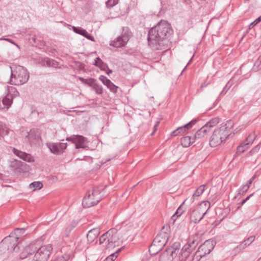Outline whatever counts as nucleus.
Segmentation results:
<instances>
[{
	"label": "nucleus",
	"instance_id": "nucleus-1",
	"mask_svg": "<svg viewBox=\"0 0 261 261\" xmlns=\"http://www.w3.org/2000/svg\"><path fill=\"white\" fill-rule=\"evenodd\" d=\"M172 33L170 24L161 21L149 30L147 36L148 45L153 50H167L171 45L169 38Z\"/></svg>",
	"mask_w": 261,
	"mask_h": 261
},
{
	"label": "nucleus",
	"instance_id": "nucleus-2",
	"mask_svg": "<svg viewBox=\"0 0 261 261\" xmlns=\"http://www.w3.org/2000/svg\"><path fill=\"white\" fill-rule=\"evenodd\" d=\"M233 121L229 120L225 124L214 130L209 140V144L212 147H215L225 141L230 136V129L233 127Z\"/></svg>",
	"mask_w": 261,
	"mask_h": 261
},
{
	"label": "nucleus",
	"instance_id": "nucleus-3",
	"mask_svg": "<svg viewBox=\"0 0 261 261\" xmlns=\"http://www.w3.org/2000/svg\"><path fill=\"white\" fill-rule=\"evenodd\" d=\"M11 74L10 83L11 85H22L26 83L30 77V74L27 69L21 66L11 67Z\"/></svg>",
	"mask_w": 261,
	"mask_h": 261
},
{
	"label": "nucleus",
	"instance_id": "nucleus-4",
	"mask_svg": "<svg viewBox=\"0 0 261 261\" xmlns=\"http://www.w3.org/2000/svg\"><path fill=\"white\" fill-rule=\"evenodd\" d=\"M165 226L162 227L160 232L154 239L152 244L149 248V251L151 255H155L162 250L166 244L168 239L169 233L164 230Z\"/></svg>",
	"mask_w": 261,
	"mask_h": 261
},
{
	"label": "nucleus",
	"instance_id": "nucleus-5",
	"mask_svg": "<svg viewBox=\"0 0 261 261\" xmlns=\"http://www.w3.org/2000/svg\"><path fill=\"white\" fill-rule=\"evenodd\" d=\"M216 242L212 240L205 241L198 248L193 255V261H198L202 257L208 254L214 249Z\"/></svg>",
	"mask_w": 261,
	"mask_h": 261
},
{
	"label": "nucleus",
	"instance_id": "nucleus-6",
	"mask_svg": "<svg viewBox=\"0 0 261 261\" xmlns=\"http://www.w3.org/2000/svg\"><path fill=\"white\" fill-rule=\"evenodd\" d=\"M102 195L98 189L89 191L83 198L82 204L84 207H90L96 205L101 200Z\"/></svg>",
	"mask_w": 261,
	"mask_h": 261
},
{
	"label": "nucleus",
	"instance_id": "nucleus-7",
	"mask_svg": "<svg viewBox=\"0 0 261 261\" xmlns=\"http://www.w3.org/2000/svg\"><path fill=\"white\" fill-rule=\"evenodd\" d=\"M131 36L132 32L130 29L127 27H122L121 35L112 41L110 45L116 48L124 47L129 40Z\"/></svg>",
	"mask_w": 261,
	"mask_h": 261
},
{
	"label": "nucleus",
	"instance_id": "nucleus-8",
	"mask_svg": "<svg viewBox=\"0 0 261 261\" xmlns=\"http://www.w3.org/2000/svg\"><path fill=\"white\" fill-rule=\"evenodd\" d=\"M52 251L53 247L50 244L40 246L31 261H47Z\"/></svg>",
	"mask_w": 261,
	"mask_h": 261
},
{
	"label": "nucleus",
	"instance_id": "nucleus-9",
	"mask_svg": "<svg viewBox=\"0 0 261 261\" xmlns=\"http://www.w3.org/2000/svg\"><path fill=\"white\" fill-rule=\"evenodd\" d=\"M18 245V240L10 234L2 241L0 243V248H3L4 250L17 251V248L19 249L20 247Z\"/></svg>",
	"mask_w": 261,
	"mask_h": 261
},
{
	"label": "nucleus",
	"instance_id": "nucleus-10",
	"mask_svg": "<svg viewBox=\"0 0 261 261\" xmlns=\"http://www.w3.org/2000/svg\"><path fill=\"white\" fill-rule=\"evenodd\" d=\"M180 244L178 242L173 244L172 246L167 249L160 255L159 261H172L177 254Z\"/></svg>",
	"mask_w": 261,
	"mask_h": 261
},
{
	"label": "nucleus",
	"instance_id": "nucleus-11",
	"mask_svg": "<svg viewBox=\"0 0 261 261\" xmlns=\"http://www.w3.org/2000/svg\"><path fill=\"white\" fill-rule=\"evenodd\" d=\"M40 246V241L36 240L31 242L25 247L23 251L20 253V258L21 259H24L29 255H32L34 253L35 254Z\"/></svg>",
	"mask_w": 261,
	"mask_h": 261
},
{
	"label": "nucleus",
	"instance_id": "nucleus-12",
	"mask_svg": "<svg viewBox=\"0 0 261 261\" xmlns=\"http://www.w3.org/2000/svg\"><path fill=\"white\" fill-rule=\"evenodd\" d=\"M210 207L211 203L208 201H203L200 203H199L197 208V210L198 211V212L199 213V214L202 215L201 216H200L199 219L193 220V222L194 223H197L200 221L203 218L204 216L206 214Z\"/></svg>",
	"mask_w": 261,
	"mask_h": 261
},
{
	"label": "nucleus",
	"instance_id": "nucleus-13",
	"mask_svg": "<svg viewBox=\"0 0 261 261\" xmlns=\"http://www.w3.org/2000/svg\"><path fill=\"white\" fill-rule=\"evenodd\" d=\"M46 145L50 152L56 154H62L67 147L66 143L61 142L47 143Z\"/></svg>",
	"mask_w": 261,
	"mask_h": 261
},
{
	"label": "nucleus",
	"instance_id": "nucleus-14",
	"mask_svg": "<svg viewBox=\"0 0 261 261\" xmlns=\"http://www.w3.org/2000/svg\"><path fill=\"white\" fill-rule=\"evenodd\" d=\"M108 231H111L109 237L110 248H114L119 245V234L117 230L115 228L110 229Z\"/></svg>",
	"mask_w": 261,
	"mask_h": 261
},
{
	"label": "nucleus",
	"instance_id": "nucleus-15",
	"mask_svg": "<svg viewBox=\"0 0 261 261\" xmlns=\"http://www.w3.org/2000/svg\"><path fill=\"white\" fill-rule=\"evenodd\" d=\"M37 63L41 66L44 67H57L59 65L58 62L47 57L39 58L37 59Z\"/></svg>",
	"mask_w": 261,
	"mask_h": 261
},
{
	"label": "nucleus",
	"instance_id": "nucleus-16",
	"mask_svg": "<svg viewBox=\"0 0 261 261\" xmlns=\"http://www.w3.org/2000/svg\"><path fill=\"white\" fill-rule=\"evenodd\" d=\"M99 79L101 81L104 85L107 86V87L110 90L111 92H113V93H116L117 92L118 87L116 86L106 76L104 75H100L99 77Z\"/></svg>",
	"mask_w": 261,
	"mask_h": 261
},
{
	"label": "nucleus",
	"instance_id": "nucleus-17",
	"mask_svg": "<svg viewBox=\"0 0 261 261\" xmlns=\"http://www.w3.org/2000/svg\"><path fill=\"white\" fill-rule=\"evenodd\" d=\"M13 152L19 158L25 161L31 162L34 161L33 157L30 154L21 151L15 148L13 149Z\"/></svg>",
	"mask_w": 261,
	"mask_h": 261
},
{
	"label": "nucleus",
	"instance_id": "nucleus-18",
	"mask_svg": "<svg viewBox=\"0 0 261 261\" xmlns=\"http://www.w3.org/2000/svg\"><path fill=\"white\" fill-rule=\"evenodd\" d=\"M100 233V229L95 228L90 230L87 234V238L89 243H92L97 238Z\"/></svg>",
	"mask_w": 261,
	"mask_h": 261
},
{
	"label": "nucleus",
	"instance_id": "nucleus-19",
	"mask_svg": "<svg viewBox=\"0 0 261 261\" xmlns=\"http://www.w3.org/2000/svg\"><path fill=\"white\" fill-rule=\"evenodd\" d=\"M111 231H107L102 235H101L99 239V244L102 245L103 247H105L106 249H110V241H109V236Z\"/></svg>",
	"mask_w": 261,
	"mask_h": 261
},
{
	"label": "nucleus",
	"instance_id": "nucleus-20",
	"mask_svg": "<svg viewBox=\"0 0 261 261\" xmlns=\"http://www.w3.org/2000/svg\"><path fill=\"white\" fill-rule=\"evenodd\" d=\"M209 132V128H206V127L203 125L200 129L197 130L193 136L195 141L198 139L203 138Z\"/></svg>",
	"mask_w": 261,
	"mask_h": 261
},
{
	"label": "nucleus",
	"instance_id": "nucleus-21",
	"mask_svg": "<svg viewBox=\"0 0 261 261\" xmlns=\"http://www.w3.org/2000/svg\"><path fill=\"white\" fill-rule=\"evenodd\" d=\"M193 251L188 248V246H184L182 248L179 255V259L180 261L185 260Z\"/></svg>",
	"mask_w": 261,
	"mask_h": 261
},
{
	"label": "nucleus",
	"instance_id": "nucleus-22",
	"mask_svg": "<svg viewBox=\"0 0 261 261\" xmlns=\"http://www.w3.org/2000/svg\"><path fill=\"white\" fill-rule=\"evenodd\" d=\"M76 139L75 142V148H85L86 146L83 144L88 142V140L86 138L81 135H76Z\"/></svg>",
	"mask_w": 261,
	"mask_h": 261
},
{
	"label": "nucleus",
	"instance_id": "nucleus-23",
	"mask_svg": "<svg viewBox=\"0 0 261 261\" xmlns=\"http://www.w3.org/2000/svg\"><path fill=\"white\" fill-rule=\"evenodd\" d=\"M195 142L193 137L189 136L184 137L180 140L181 144L184 147H188Z\"/></svg>",
	"mask_w": 261,
	"mask_h": 261
},
{
	"label": "nucleus",
	"instance_id": "nucleus-24",
	"mask_svg": "<svg viewBox=\"0 0 261 261\" xmlns=\"http://www.w3.org/2000/svg\"><path fill=\"white\" fill-rule=\"evenodd\" d=\"M205 190V185H202L198 187L193 194L190 200L191 202H193L197 197L200 196Z\"/></svg>",
	"mask_w": 261,
	"mask_h": 261
},
{
	"label": "nucleus",
	"instance_id": "nucleus-25",
	"mask_svg": "<svg viewBox=\"0 0 261 261\" xmlns=\"http://www.w3.org/2000/svg\"><path fill=\"white\" fill-rule=\"evenodd\" d=\"M93 65L98 67L100 70L103 71H106L108 66V65L103 62L99 57H97L95 58Z\"/></svg>",
	"mask_w": 261,
	"mask_h": 261
},
{
	"label": "nucleus",
	"instance_id": "nucleus-26",
	"mask_svg": "<svg viewBox=\"0 0 261 261\" xmlns=\"http://www.w3.org/2000/svg\"><path fill=\"white\" fill-rule=\"evenodd\" d=\"M9 133V129L7 126L0 121V140H5V137Z\"/></svg>",
	"mask_w": 261,
	"mask_h": 261
},
{
	"label": "nucleus",
	"instance_id": "nucleus-27",
	"mask_svg": "<svg viewBox=\"0 0 261 261\" xmlns=\"http://www.w3.org/2000/svg\"><path fill=\"white\" fill-rule=\"evenodd\" d=\"M19 93L17 90V89L13 86H8L7 96H10L11 99H13L14 97H16L19 95Z\"/></svg>",
	"mask_w": 261,
	"mask_h": 261
},
{
	"label": "nucleus",
	"instance_id": "nucleus-28",
	"mask_svg": "<svg viewBox=\"0 0 261 261\" xmlns=\"http://www.w3.org/2000/svg\"><path fill=\"white\" fill-rule=\"evenodd\" d=\"M37 35L36 34L34 35L30 36L29 38V40L31 43L34 45H38L41 41V37L39 36L38 32H37Z\"/></svg>",
	"mask_w": 261,
	"mask_h": 261
},
{
	"label": "nucleus",
	"instance_id": "nucleus-29",
	"mask_svg": "<svg viewBox=\"0 0 261 261\" xmlns=\"http://www.w3.org/2000/svg\"><path fill=\"white\" fill-rule=\"evenodd\" d=\"M38 137V136L37 135L36 131L34 129H31L27 136L28 141L30 143H34L35 141L37 140Z\"/></svg>",
	"mask_w": 261,
	"mask_h": 261
},
{
	"label": "nucleus",
	"instance_id": "nucleus-30",
	"mask_svg": "<svg viewBox=\"0 0 261 261\" xmlns=\"http://www.w3.org/2000/svg\"><path fill=\"white\" fill-rule=\"evenodd\" d=\"M219 123V118L218 117H215L211 119L208 122H207L204 125V126L206 127V128H209V131L212 127L216 126Z\"/></svg>",
	"mask_w": 261,
	"mask_h": 261
},
{
	"label": "nucleus",
	"instance_id": "nucleus-31",
	"mask_svg": "<svg viewBox=\"0 0 261 261\" xmlns=\"http://www.w3.org/2000/svg\"><path fill=\"white\" fill-rule=\"evenodd\" d=\"M72 29L73 32L76 34H80L85 37H87L86 35L88 36V32H87V31L82 28L76 27L73 26L72 27Z\"/></svg>",
	"mask_w": 261,
	"mask_h": 261
},
{
	"label": "nucleus",
	"instance_id": "nucleus-32",
	"mask_svg": "<svg viewBox=\"0 0 261 261\" xmlns=\"http://www.w3.org/2000/svg\"><path fill=\"white\" fill-rule=\"evenodd\" d=\"M186 200H185L178 207L177 210H176L175 213L172 216V219L174 220H175V219L181 215V214L184 213L185 211V210L183 207V204H184Z\"/></svg>",
	"mask_w": 261,
	"mask_h": 261
},
{
	"label": "nucleus",
	"instance_id": "nucleus-33",
	"mask_svg": "<svg viewBox=\"0 0 261 261\" xmlns=\"http://www.w3.org/2000/svg\"><path fill=\"white\" fill-rule=\"evenodd\" d=\"M25 229L24 228H16L13 232L10 234L15 237V238L18 240L21 236L24 233Z\"/></svg>",
	"mask_w": 261,
	"mask_h": 261
},
{
	"label": "nucleus",
	"instance_id": "nucleus-34",
	"mask_svg": "<svg viewBox=\"0 0 261 261\" xmlns=\"http://www.w3.org/2000/svg\"><path fill=\"white\" fill-rule=\"evenodd\" d=\"M190 237L193 239V240L197 245H198L202 240V234L198 232L195 233L194 234Z\"/></svg>",
	"mask_w": 261,
	"mask_h": 261
},
{
	"label": "nucleus",
	"instance_id": "nucleus-35",
	"mask_svg": "<svg viewBox=\"0 0 261 261\" xmlns=\"http://www.w3.org/2000/svg\"><path fill=\"white\" fill-rule=\"evenodd\" d=\"M92 89L97 94H102L103 93L102 86L98 84L97 82H96L94 84Z\"/></svg>",
	"mask_w": 261,
	"mask_h": 261
},
{
	"label": "nucleus",
	"instance_id": "nucleus-36",
	"mask_svg": "<svg viewBox=\"0 0 261 261\" xmlns=\"http://www.w3.org/2000/svg\"><path fill=\"white\" fill-rule=\"evenodd\" d=\"M185 246H188V248L193 251L197 245L195 243L193 239L190 237L188 240L187 243L185 245Z\"/></svg>",
	"mask_w": 261,
	"mask_h": 261
},
{
	"label": "nucleus",
	"instance_id": "nucleus-37",
	"mask_svg": "<svg viewBox=\"0 0 261 261\" xmlns=\"http://www.w3.org/2000/svg\"><path fill=\"white\" fill-rule=\"evenodd\" d=\"M185 246H188V248L193 251L197 245L195 243L193 239L190 237L188 240L187 243L185 245Z\"/></svg>",
	"mask_w": 261,
	"mask_h": 261
},
{
	"label": "nucleus",
	"instance_id": "nucleus-38",
	"mask_svg": "<svg viewBox=\"0 0 261 261\" xmlns=\"http://www.w3.org/2000/svg\"><path fill=\"white\" fill-rule=\"evenodd\" d=\"M248 148V145L245 142H243L238 146L237 149V154H240L245 151Z\"/></svg>",
	"mask_w": 261,
	"mask_h": 261
},
{
	"label": "nucleus",
	"instance_id": "nucleus-39",
	"mask_svg": "<svg viewBox=\"0 0 261 261\" xmlns=\"http://www.w3.org/2000/svg\"><path fill=\"white\" fill-rule=\"evenodd\" d=\"M43 185L40 181H34L30 184L29 187L30 189L33 188V190L36 189H40L42 188Z\"/></svg>",
	"mask_w": 261,
	"mask_h": 261
},
{
	"label": "nucleus",
	"instance_id": "nucleus-40",
	"mask_svg": "<svg viewBox=\"0 0 261 261\" xmlns=\"http://www.w3.org/2000/svg\"><path fill=\"white\" fill-rule=\"evenodd\" d=\"M4 99L5 101L6 105L3 108H6V109H8L11 106L13 99H11L10 96H7V95L4 97Z\"/></svg>",
	"mask_w": 261,
	"mask_h": 261
},
{
	"label": "nucleus",
	"instance_id": "nucleus-41",
	"mask_svg": "<svg viewBox=\"0 0 261 261\" xmlns=\"http://www.w3.org/2000/svg\"><path fill=\"white\" fill-rule=\"evenodd\" d=\"M70 258L68 254H64L61 256H57L54 260L51 261H67Z\"/></svg>",
	"mask_w": 261,
	"mask_h": 261
},
{
	"label": "nucleus",
	"instance_id": "nucleus-42",
	"mask_svg": "<svg viewBox=\"0 0 261 261\" xmlns=\"http://www.w3.org/2000/svg\"><path fill=\"white\" fill-rule=\"evenodd\" d=\"M198 122V120L197 119H194L192 120L190 122L188 123L187 124L184 125L183 126V128L185 129H189L192 127L193 125H194Z\"/></svg>",
	"mask_w": 261,
	"mask_h": 261
},
{
	"label": "nucleus",
	"instance_id": "nucleus-43",
	"mask_svg": "<svg viewBox=\"0 0 261 261\" xmlns=\"http://www.w3.org/2000/svg\"><path fill=\"white\" fill-rule=\"evenodd\" d=\"M255 135L254 134V133H251L249 135V136H248V137L246 138V142H245L246 144H247V145H250V144H251L254 140L255 139Z\"/></svg>",
	"mask_w": 261,
	"mask_h": 261
},
{
	"label": "nucleus",
	"instance_id": "nucleus-44",
	"mask_svg": "<svg viewBox=\"0 0 261 261\" xmlns=\"http://www.w3.org/2000/svg\"><path fill=\"white\" fill-rule=\"evenodd\" d=\"M248 189H248V186L243 185L241 188H240L238 190L237 196H238L239 195H244L246 193V192L248 191Z\"/></svg>",
	"mask_w": 261,
	"mask_h": 261
},
{
	"label": "nucleus",
	"instance_id": "nucleus-45",
	"mask_svg": "<svg viewBox=\"0 0 261 261\" xmlns=\"http://www.w3.org/2000/svg\"><path fill=\"white\" fill-rule=\"evenodd\" d=\"M118 3V0H108L106 3V7L108 8H111Z\"/></svg>",
	"mask_w": 261,
	"mask_h": 261
},
{
	"label": "nucleus",
	"instance_id": "nucleus-46",
	"mask_svg": "<svg viewBox=\"0 0 261 261\" xmlns=\"http://www.w3.org/2000/svg\"><path fill=\"white\" fill-rule=\"evenodd\" d=\"M255 237L254 236H251L248 237L247 239L245 240L243 242L246 246L249 245L255 239Z\"/></svg>",
	"mask_w": 261,
	"mask_h": 261
},
{
	"label": "nucleus",
	"instance_id": "nucleus-47",
	"mask_svg": "<svg viewBox=\"0 0 261 261\" xmlns=\"http://www.w3.org/2000/svg\"><path fill=\"white\" fill-rule=\"evenodd\" d=\"M260 65L261 60H260V59L258 58L254 64V70L257 71L259 69H261V68H260Z\"/></svg>",
	"mask_w": 261,
	"mask_h": 261
},
{
	"label": "nucleus",
	"instance_id": "nucleus-48",
	"mask_svg": "<svg viewBox=\"0 0 261 261\" xmlns=\"http://www.w3.org/2000/svg\"><path fill=\"white\" fill-rule=\"evenodd\" d=\"M96 82V80L94 78H89L88 79V82L86 83V85H88L90 87H93L94 84Z\"/></svg>",
	"mask_w": 261,
	"mask_h": 261
},
{
	"label": "nucleus",
	"instance_id": "nucleus-49",
	"mask_svg": "<svg viewBox=\"0 0 261 261\" xmlns=\"http://www.w3.org/2000/svg\"><path fill=\"white\" fill-rule=\"evenodd\" d=\"M230 87L231 85L230 84V83L228 82L225 85V87L223 88V90L221 91L220 95L224 94L225 93H226L228 90L230 88Z\"/></svg>",
	"mask_w": 261,
	"mask_h": 261
},
{
	"label": "nucleus",
	"instance_id": "nucleus-50",
	"mask_svg": "<svg viewBox=\"0 0 261 261\" xmlns=\"http://www.w3.org/2000/svg\"><path fill=\"white\" fill-rule=\"evenodd\" d=\"M260 144H258L256 146H255L253 148H252L250 151L249 153L252 155L255 152H257L260 149Z\"/></svg>",
	"mask_w": 261,
	"mask_h": 261
},
{
	"label": "nucleus",
	"instance_id": "nucleus-51",
	"mask_svg": "<svg viewBox=\"0 0 261 261\" xmlns=\"http://www.w3.org/2000/svg\"><path fill=\"white\" fill-rule=\"evenodd\" d=\"M76 138H77L76 135H72V136H71L70 137H67L66 140L69 141H71L72 142L75 144Z\"/></svg>",
	"mask_w": 261,
	"mask_h": 261
},
{
	"label": "nucleus",
	"instance_id": "nucleus-52",
	"mask_svg": "<svg viewBox=\"0 0 261 261\" xmlns=\"http://www.w3.org/2000/svg\"><path fill=\"white\" fill-rule=\"evenodd\" d=\"M115 253H112L111 255L107 257L103 261H114L115 260Z\"/></svg>",
	"mask_w": 261,
	"mask_h": 261
},
{
	"label": "nucleus",
	"instance_id": "nucleus-53",
	"mask_svg": "<svg viewBox=\"0 0 261 261\" xmlns=\"http://www.w3.org/2000/svg\"><path fill=\"white\" fill-rule=\"evenodd\" d=\"M4 99V97L2 99H0V109H5L6 108H3L4 106H5L6 103Z\"/></svg>",
	"mask_w": 261,
	"mask_h": 261
},
{
	"label": "nucleus",
	"instance_id": "nucleus-54",
	"mask_svg": "<svg viewBox=\"0 0 261 261\" xmlns=\"http://www.w3.org/2000/svg\"><path fill=\"white\" fill-rule=\"evenodd\" d=\"M253 194H250L248 196H247L245 199H243L242 202L240 203V205H243L249 198L252 196Z\"/></svg>",
	"mask_w": 261,
	"mask_h": 261
},
{
	"label": "nucleus",
	"instance_id": "nucleus-55",
	"mask_svg": "<svg viewBox=\"0 0 261 261\" xmlns=\"http://www.w3.org/2000/svg\"><path fill=\"white\" fill-rule=\"evenodd\" d=\"M246 247V245L245 244L244 242H243L241 244H240L238 246H237V248L239 249H243Z\"/></svg>",
	"mask_w": 261,
	"mask_h": 261
},
{
	"label": "nucleus",
	"instance_id": "nucleus-56",
	"mask_svg": "<svg viewBox=\"0 0 261 261\" xmlns=\"http://www.w3.org/2000/svg\"><path fill=\"white\" fill-rule=\"evenodd\" d=\"M179 133V131L178 130L177 128L174 131H173L171 133V136H177Z\"/></svg>",
	"mask_w": 261,
	"mask_h": 261
},
{
	"label": "nucleus",
	"instance_id": "nucleus-57",
	"mask_svg": "<svg viewBox=\"0 0 261 261\" xmlns=\"http://www.w3.org/2000/svg\"><path fill=\"white\" fill-rule=\"evenodd\" d=\"M177 129L179 131L180 134L184 133L186 130V129H185L184 128H183V126L178 127Z\"/></svg>",
	"mask_w": 261,
	"mask_h": 261
},
{
	"label": "nucleus",
	"instance_id": "nucleus-58",
	"mask_svg": "<svg viewBox=\"0 0 261 261\" xmlns=\"http://www.w3.org/2000/svg\"><path fill=\"white\" fill-rule=\"evenodd\" d=\"M79 80L84 84H86L88 82V79H86L82 77H79Z\"/></svg>",
	"mask_w": 261,
	"mask_h": 261
},
{
	"label": "nucleus",
	"instance_id": "nucleus-59",
	"mask_svg": "<svg viewBox=\"0 0 261 261\" xmlns=\"http://www.w3.org/2000/svg\"><path fill=\"white\" fill-rule=\"evenodd\" d=\"M159 123H160V122L159 121L156 122V123L155 124V125L154 126V130L151 133V135H153V133L155 132V131H156V130L157 129V127L159 126Z\"/></svg>",
	"mask_w": 261,
	"mask_h": 261
},
{
	"label": "nucleus",
	"instance_id": "nucleus-60",
	"mask_svg": "<svg viewBox=\"0 0 261 261\" xmlns=\"http://www.w3.org/2000/svg\"><path fill=\"white\" fill-rule=\"evenodd\" d=\"M106 72V73L108 75H110L112 72H113V71L111 69H110L109 68V67H108V69H107L106 71H105Z\"/></svg>",
	"mask_w": 261,
	"mask_h": 261
},
{
	"label": "nucleus",
	"instance_id": "nucleus-61",
	"mask_svg": "<svg viewBox=\"0 0 261 261\" xmlns=\"http://www.w3.org/2000/svg\"><path fill=\"white\" fill-rule=\"evenodd\" d=\"M88 36H87V37H86L87 39H88L89 40H90L91 41H94V38H93V37L92 36H91L88 33Z\"/></svg>",
	"mask_w": 261,
	"mask_h": 261
},
{
	"label": "nucleus",
	"instance_id": "nucleus-62",
	"mask_svg": "<svg viewBox=\"0 0 261 261\" xmlns=\"http://www.w3.org/2000/svg\"><path fill=\"white\" fill-rule=\"evenodd\" d=\"M257 23H255V20H254L253 22H252V23H251L249 25V29H251V28H252L253 27H254L255 25H256Z\"/></svg>",
	"mask_w": 261,
	"mask_h": 261
},
{
	"label": "nucleus",
	"instance_id": "nucleus-63",
	"mask_svg": "<svg viewBox=\"0 0 261 261\" xmlns=\"http://www.w3.org/2000/svg\"><path fill=\"white\" fill-rule=\"evenodd\" d=\"M32 114H36L38 116L39 114V112L35 109L32 110Z\"/></svg>",
	"mask_w": 261,
	"mask_h": 261
},
{
	"label": "nucleus",
	"instance_id": "nucleus-64",
	"mask_svg": "<svg viewBox=\"0 0 261 261\" xmlns=\"http://www.w3.org/2000/svg\"><path fill=\"white\" fill-rule=\"evenodd\" d=\"M255 20L256 23H258L259 22H260L261 21V15L259 17H258L257 18H256Z\"/></svg>",
	"mask_w": 261,
	"mask_h": 261
}]
</instances>
